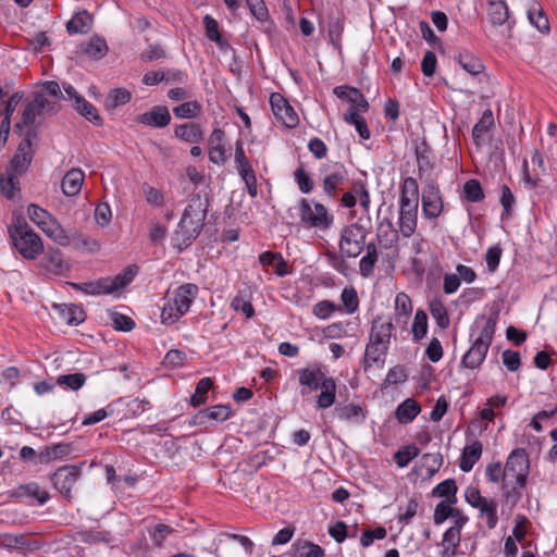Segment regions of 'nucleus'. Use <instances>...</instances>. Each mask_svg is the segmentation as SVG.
<instances>
[{
	"mask_svg": "<svg viewBox=\"0 0 557 557\" xmlns=\"http://www.w3.org/2000/svg\"><path fill=\"white\" fill-rule=\"evenodd\" d=\"M210 198L206 193L194 194L189 197L177 230L174 232L173 242L180 251L187 248L199 236L207 218Z\"/></svg>",
	"mask_w": 557,
	"mask_h": 557,
	"instance_id": "f257e3e1",
	"label": "nucleus"
},
{
	"mask_svg": "<svg viewBox=\"0 0 557 557\" xmlns=\"http://www.w3.org/2000/svg\"><path fill=\"white\" fill-rule=\"evenodd\" d=\"M297 376L301 386L300 395L306 396L321 389L317 398L318 409H327L335 404L336 382L327 376L322 367L318 363L297 370Z\"/></svg>",
	"mask_w": 557,
	"mask_h": 557,
	"instance_id": "f03ea898",
	"label": "nucleus"
},
{
	"mask_svg": "<svg viewBox=\"0 0 557 557\" xmlns=\"http://www.w3.org/2000/svg\"><path fill=\"white\" fill-rule=\"evenodd\" d=\"M9 234L14 248L24 259L35 260L44 252L40 236L27 224L23 216H13L9 226Z\"/></svg>",
	"mask_w": 557,
	"mask_h": 557,
	"instance_id": "7ed1b4c3",
	"label": "nucleus"
},
{
	"mask_svg": "<svg viewBox=\"0 0 557 557\" xmlns=\"http://www.w3.org/2000/svg\"><path fill=\"white\" fill-rule=\"evenodd\" d=\"M198 292L199 288L196 284L186 283L180 285L175 289L173 298L169 299L162 308V323L166 325L173 324L187 313Z\"/></svg>",
	"mask_w": 557,
	"mask_h": 557,
	"instance_id": "20e7f679",
	"label": "nucleus"
},
{
	"mask_svg": "<svg viewBox=\"0 0 557 557\" xmlns=\"http://www.w3.org/2000/svg\"><path fill=\"white\" fill-rule=\"evenodd\" d=\"M58 109L55 101L47 99L42 92L36 94L34 99L25 107L21 122L15 124V132H22L24 127L26 129L30 127L37 129L36 124L40 125L42 119L55 114Z\"/></svg>",
	"mask_w": 557,
	"mask_h": 557,
	"instance_id": "39448f33",
	"label": "nucleus"
},
{
	"mask_svg": "<svg viewBox=\"0 0 557 557\" xmlns=\"http://www.w3.org/2000/svg\"><path fill=\"white\" fill-rule=\"evenodd\" d=\"M370 233L368 226L360 221L345 225L341 231L339 250L347 258H357L364 250L367 237Z\"/></svg>",
	"mask_w": 557,
	"mask_h": 557,
	"instance_id": "423d86ee",
	"label": "nucleus"
},
{
	"mask_svg": "<svg viewBox=\"0 0 557 557\" xmlns=\"http://www.w3.org/2000/svg\"><path fill=\"white\" fill-rule=\"evenodd\" d=\"M38 140V131L35 127H30L25 131L24 138L18 144V147L11 158L9 164L5 170L22 176L25 174L34 159L35 156V147L34 141Z\"/></svg>",
	"mask_w": 557,
	"mask_h": 557,
	"instance_id": "0eeeda50",
	"label": "nucleus"
},
{
	"mask_svg": "<svg viewBox=\"0 0 557 557\" xmlns=\"http://www.w3.org/2000/svg\"><path fill=\"white\" fill-rule=\"evenodd\" d=\"M530 470L529 455L524 448L513 449L505 465V480L513 479L519 487H524Z\"/></svg>",
	"mask_w": 557,
	"mask_h": 557,
	"instance_id": "6e6552de",
	"label": "nucleus"
},
{
	"mask_svg": "<svg viewBox=\"0 0 557 557\" xmlns=\"http://www.w3.org/2000/svg\"><path fill=\"white\" fill-rule=\"evenodd\" d=\"M300 221L309 227L327 230L333 223V216L329 214L326 208L320 202H313V208L307 199H301L299 203Z\"/></svg>",
	"mask_w": 557,
	"mask_h": 557,
	"instance_id": "1a4fd4ad",
	"label": "nucleus"
},
{
	"mask_svg": "<svg viewBox=\"0 0 557 557\" xmlns=\"http://www.w3.org/2000/svg\"><path fill=\"white\" fill-rule=\"evenodd\" d=\"M81 473L82 469L79 466H64L57 469L50 480L61 494L71 499L72 487L81 476Z\"/></svg>",
	"mask_w": 557,
	"mask_h": 557,
	"instance_id": "9d476101",
	"label": "nucleus"
},
{
	"mask_svg": "<svg viewBox=\"0 0 557 557\" xmlns=\"http://www.w3.org/2000/svg\"><path fill=\"white\" fill-rule=\"evenodd\" d=\"M270 104L274 115L289 128L296 127L299 123V117L289 102L278 92H273L270 96Z\"/></svg>",
	"mask_w": 557,
	"mask_h": 557,
	"instance_id": "9b49d317",
	"label": "nucleus"
},
{
	"mask_svg": "<svg viewBox=\"0 0 557 557\" xmlns=\"http://www.w3.org/2000/svg\"><path fill=\"white\" fill-rule=\"evenodd\" d=\"M422 212L429 219H436L443 211V200L436 185L429 183L422 189Z\"/></svg>",
	"mask_w": 557,
	"mask_h": 557,
	"instance_id": "f8f14e48",
	"label": "nucleus"
},
{
	"mask_svg": "<svg viewBox=\"0 0 557 557\" xmlns=\"http://www.w3.org/2000/svg\"><path fill=\"white\" fill-rule=\"evenodd\" d=\"M419 203L400 201L398 211V227L404 237H410L417 228Z\"/></svg>",
	"mask_w": 557,
	"mask_h": 557,
	"instance_id": "ddd939ff",
	"label": "nucleus"
},
{
	"mask_svg": "<svg viewBox=\"0 0 557 557\" xmlns=\"http://www.w3.org/2000/svg\"><path fill=\"white\" fill-rule=\"evenodd\" d=\"M231 413L232 410L230 406L215 405L198 411V413L193 417L189 423L190 425H201L205 424L208 420L223 422L231 417Z\"/></svg>",
	"mask_w": 557,
	"mask_h": 557,
	"instance_id": "4468645a",
	"label": "nucleus"
},
{
	"mask_svg": "<svg viewBox=\"0 0 557 557\" xmlns=\"http://www.w3.org/2000/svg\"><path fill=\"white\" fill-rule=\"evenodd\" d=\"M393 330L394 324L391 320L383 322L382 318L377 315L371 322L369 342L380 344L389 348Z\"/></svg>",
	"mask_w": 557,
	"mask_h": 557,
	"instance_id": "2eb2a0df",
	"label": "nucleus"
},
{
	"mask_svg": "<svg viewBox=\"0 0 557 557\" xmlns=\"http://www.w3.org/2000/svg\"><path fill=\"white\" fill-rule=\"evenodd\" d=\"M138 123L162 128L170 124L171 114L166 107L164 106H156L150 111H147L137 116Z\"/></svg>",
	"mask_w": 557,
	"mask_h": 557,
	"instance_id": "dca6fc26",
	"label": "nucleus"
},
{
	"mask_svg": "<svg viewBox=\"0 0 557 557\" xmlns=\"http://www.w3.org/2000/svg\"><path fill=\"white\" fill-rule=\"evenodd\" d=\"M347 181V170L344 165L335 171L327 173L322 180L323 191L329 198H335L341 190V186Z\"/></svg>",
	"mask_w": 557,
	"mask_h": 557,
	"instance_id": "f3484780",
	"label": "nucleus"
},
{
	"mask_svg": "<svg viewBox=\"0 0 557 557\" xmlns=\"http://www.w3.org/2000/svg\"><path fill=\"white\" fill-rule=\"evenodd\" d=\"M387 352L388 347L372 342H368V344L366 345L363 356L364 370H368L373 366L377 368H383L385 364V358Z\"/></svg>",
	"mask_w": 557,
	"mask_h": 557,
	"instance_id": "a211bd4d",
	"label": "nucleus"
},
{
	"mask_svg": "<svg viewBox=\"0 0 557 557\" xmlns=\"http://www.w3.org/2000/svg\"><path fill=\"white\" fill-rule=\"evenodd\" d=\"M53 309L58 313L60 320L69 325H78L86 319L85 311L77 305L54 304Z\"/></svg>",
	"mask_w": 557,
	"mask_h": 557,
	"instance_id": "6ab92c4d",
	"label": "nucleus"
},
{
	"mask_svg": "<svg viewBox=\"0 0 557 557\" xmlns=\"http://www.w3.org/2000/svg\"><path fill=\"white\" fill-rule=\"evenodd\" d=\"M399 227L396 228L389 218L379 221L376 239L384 248H391L398 240Z\"/></svg>",
	"mask_w": 557,
	"mask_h": 557,
	"instance_id": "aec40b11",
	"label": "nucleus"
},
{
	"mask_svg": "<svg viewBox=\"0 0 557 557\" xmlns=\"http://www.w3.org/2000/svg\"><path fill=\"white\" fill-rule=\"evenodd\" d=\"M488 346L482 341H474L469 350L462 357V364L468 369H476L484 361Z\"/></svg>",
	"mask_w": 557,
	"mask_h": 557,
	"instance_id": "412c9836",
	"label": "nucleus"
},
{
	"mask_svg": "<svg viewBox=\"0 0 557 557\" xmlns=\"http://www.w3.org/2000/svg\"><path fill=\"white\" fill-rule=\"evenodd\" d=\"M85 174L79 169L70 170L63 177L61 187L67 197H74L79 194L84 183Z\"/></svg>",
	"mask_w": 557,
	"mask_h": 557,
	"instance_id": "4be33fe9",
	"label": "nucleus"
},
{
	"mask_svg": "<svg viewBox=\"0 0 557 557\" xmlns=\"http://www.w3.org/2000/svg\"><path fill=\"white\" fill-rule=\"evenodd\" d=\"M289 555L292 557H324V549L310 541L297 540L292 544Z\"/></svg>",
	"mask_w": 557,
	"mask_h": 557,
	"instance_id": "5701e85b",
	"label": "nucleus"
},
{
	"mask_svg": "<svg viewBox=\"0 0 557 557\" xmlns=\"http://www.w3.org/2000/svg\"><path fill=\"white\" fill-rule=\"evenodd\" d=\"M335 416L347 422H359L366 419V410L355 404H337L334 408Z\"/></svg>",
	"mask_w": 557,
	"mask_h": 557,
	"instance_id": "b1692460",
	"label": "nucleus"
},
{
	"mask_svg": "<svg viewBox=\"0 0 557 557\" xmlns=\"http://www.w3.org/2000/svg\"><path fill=\"white\" fill-rule=\"evenodd\" d=\"M487 16L493 25L502 26L508 23L510 28L509 12L506 2L502 0L488 1Z\"/></svg>",
	"mask_w": 557,
	"mask_h": 557,
	"instance_id": "393cba45",
	"label": "nucleus"
},
{
	"mask_svg": "<svg viewBox=\"0 0 557 557\" xmlns=\"http://www.w3.org/2000/svg\"><path fill=\"white\" fill-rule=\"evenodd\" d=\"M39 228L59 245H69V236L66 235L61 224L52 215L46 220Z\"/></svg>",
	"mask_w": 557,
	"mask_h": 557,
	"instance_id": "a878e982",
	"label": "nucleus"
},
{
	"mask_svg": "<svg viewBox=\"0 0 557 557\" xmlns=\"http://www.w3.org/2000/svg\"><path fill=\"white\" fill-rule=\"evenodd\" d=\"M174 135L186 143L193 144H198L203 139L201 126L196 123H184L177 125L174 129Z\"/></svg>",
	"mask_w": 557,
	"mask_h": 557,
	"instance_id": "bb28decb",
	"label": "nucleus"
},
{
	"mask_svg": "<svg viewBox=\"0 0 557 557\" xmlns=\"http://www.w3.org/2000/svg\"><path fill=\"white\" fill-rule=\"evenodd\" d=\"M18 177V175L7 170L3 173H0V194L4 198L12 200L21 190Z\"/></svg>",
	"mask_w": 557,
	"mask_h": 557,
	"instance_id": "cd10ccee",
	"label": "nucleus"
},
{
	"mask_svg": "<svg viewBox=\"0 0 557 557\" xmlns=\"http://www.w3.org/2000/svg\"><path fill=\"white\" fill-rule=\"evenodd\" d=\"M483 446L481 442L474 441L471 445L466 446L461 455L459 467L463 472L472 470L474 463L482 455Z\"/></svg>",
	"mask_w": 557,
	"mask_h": 557,
	"instance_id": "c85d7f7f",
	"label": "nucleus"
},
{
	"mask_svg": "<svg viewBox=\"0 0 557 557\" xmlns=\"http://www.w3.org/2000/svg\"><path fill=\"white\" fill-rule=\"evenodd\" d=\"M461 532L459 530H455L448 528L442 540L443 550L441 553L442 557H455L457 555V548L460 545Z\"/></svg>",
	"mask_w": 557,
	"mask_h": 557,
	"instance_id": "c756f323",
	"label": "nucleus"
},
{
	"mask_svg": "<svg viewBox=\"0 0 557 557\" xmlns=\"http://www.w3.org/2000/svg\"><path fill=\"white\" fill-rule=\"evenodd\" d=\"M420 411V405L414 399L408 398L398 405L395 411V416L400 423L407 424L410 423L419 414Z\"/></svg>",
	"mask_w": 557,
	"mask_h": 557,
	"instance_id": "7c9ffc66",
	"label": "nucleus"
},
{
	"mask_svg": "<svg viewBox=\"0 0 557 557\" xmlns=\"http://www.w3.org/2000/svg\"><path fill=\"white\" fill-rule=\"evenodd\" d=\"M41 262L47 271L54 274H61L69 270L67 263L63 260L62 253L58 249L49 250Z\"/></svg>",
	"mask_w": 557,
	"mask_h": 557,
	"instance_id": "2f4dec72",
	"label": "nucleus"
},
{
	"mask_svg": "<svg viewBox=\"0 0 557 557\" xmlns=\"http://www.w3.org/2000/svg\"><path fill=\"white\" fill-rule=\"evenodd\" d=\"M91 27V17L86 12L76 13L67 23L66 30L69 34H86Z\"/></svg>",
	"mask_w": 557,
	"mask_h": 557,
	"instance_id": "473e14b6",
	"label": "nucleus"
},
{
	"mask_svg": "<svg viewBox=\"0 0 557 557\" xmlns=\"http://www.w3.org/2000/svg\"><path fill=\"white\" fill-rule=\"evenodd\" d=\"M429 310L433 319L436 321V324L441 329H447L449 326L450 320L448 312L441 298L435 297L430 300Z\"/></svg>",
	"mask_w": 557,
	"mask_h": 557,
	"instance_id": "72a5a7b5",
	"label": "nucleus"
},
{
	"mask_svg": "<svg viewBox=\"0 0 557 557\" xmlns=\"http://www.w3.org/2000/svg\"><path fill=\"white\" fill-rule=\"evenodd\" d=\"M71 286L77 290H82L87 295L111 294V289L107 277L100 278L96 282L71 283Z\"/></svg>",
	"mask_w": 557,
	"mask_h": 557,
	"instance_id": "f704fd0d",
	"label": "nucleus"
},
{
	"mask_svg": "<svg viewBox=\"0 0 557 557\" xmlns=\"http://www.w3.org/2000/svg\"><path fill=\"white\" fill-rule=\"evenodd\" d=\"M71 450V444L59 443L52 446L45 447V449L39 453L38 458L40 462H49L51 460H57L69 455Z\"/></svg>",
	"mask_w": 557,
	"mask_h": 557,
	"instance_id": "c9c22d12",
	"label": "nucleus"
},
{
	"mask_svg": "<svg viewBox=\"0 0 557 557\" xmlns=\"http://www.w3.org/2000/svg\"><path fill=\"white\" fill-rule=\"evenodd\" d=\"M412 312L411 299L405 293H398L395 298V320L406 323Z\"/></svg>",
	"mask_w": 557,
	"mask_h": 557,
	"instance_id": "e433bc0d",
	"label": "nucleus"
},
{
	"mask_svg": "<svg viewBox=\"0 0 557 557\" xmlns=\"http://www.w3.org/2000/svg\"><path fill=\"white\" fill-rule=\"evenodd\" d=\"M16 496L33 497L38 500L39 504H45L49 499V494L41 490L36 482L20 485L15 492Z\"/></svg>",
	"mask_w": 557,
	"mask_h": 557,
	"instance_id": "4c0bfd02",
	"label": "nucleus"
},
{
	"mask_svg": "<svg viewBox=\"0 0 557 557\" xmlns=\"http://www.w3.org/2000/svg\"><path fill=\"white\" fill-rule=\"evenodd\" d=\"M136 273L137 267L129 265L122 273L117 274L113 278L107 277L111 293L120 290L124 288L126 285H128L134 280Z\"/></svg>",
	"mask_w": 557,
	"mask_h": 557,
	"instance_id": "58836bf2",
	"label": "nucleus"
},
{
	"mask_svg": "<svg viewBox=\"0 0 557 557\" xmlns=\"http://www.w3.org/2000/svg\"><path fill=\"white\" fill-rule=\"evenodd\" d=\"M528 18L540 32L547 33L549 30L548 18L537 3L534 2L529 8Z\"/></svg>",
	"mask_w": 557,
	"mask_h": 557,
	"instance_id": "ea45409f",
	"label": "nucleus"
},
{
	"mask_svg": "<svg viewBox=\"0 0 557 557\" xmlns=\"http://www.w3.org/2000/svg\"><path fill=\"white\" fill-rule=\"evenodd\" d=\"M456 493H457V485H456L455 480H453V479H447V480L441 482L432 491V495L434 497H442V498H444L443 500H449V502L457 503Z\"/></svg>",
	"mask_w": 557,
	"mask_h": 557,
	"instance_id": "a19ab883",
	"label": "nucleus"
},
{
	"mask_svg": "<svg viewBox=\"0 0 557 557\" xmlns=\"http://www.w3.org/2000/svg\"><path fill=\"white\" fill-rule=\"evenodd\" d=\"M3 544L8 547L29 549V550H34L39 547L37 542L28 540L27 535H24V534H17V535L5 534L3 536Z\"/></svg>",
	"mask_w": 557,
	"mask_h": 557,
	"instance_id": "79ce46f5",
	"label": "nucleus"
},
{
	"mask_svg": "<svg viewBox=\"0 0 557 557\" xmlns=\"http://www.w3.org/2000/svg\"><path fill=\"white\" fill-rule=\"evenodd\" d=\"M400 201L419 203V186L413 177H406L401 185Z\"/></svg>",
	"mask_w": 557,
	"mask_h": 557,
	"instance_id": "37998d69",
	"label": "nucleus"
},
{
	"mask_svg": "<svg viewBox=\"0 0 557 557\" xmlns=\"http://www.w3.org/2000/svg\"><path fill=\"white\" fill-rule=\"evenodd\" d=\"M75 109L89 122L94 123L95 125H101L102 120L97 109L85 98H77Z\"/></svg>",
	"mask_w": 557,
	"mask_h": 557,
	"instance_id": "c03bdc74",
	"label": "nucleus"
},
{
	"mask_svg": "<svg viewBox=\"0 0 557 557\" xmlns=\"http://www.w3.org/2000/svg\"><path fill=\"white\" fill-rule=\"evenodd\" d=\"M344 32V23L339 16H330L327 22V33L331 44L335 48L341 47L342 34Z\"/></svg>",
	"mask_w": 557,
	"mask_h": 557,
	"instance_id": "a18cd8bd",
	"label": "nucleus"
},
{
	"mask_svg": "<svg viewBox=\"0 0 557 557\" xmlns=\"http://www.w3.org/2000/svg\"><path fill=\"white\" fill-rule=\"evenodd\" d=\"M213 386V381L210 377H202L196 386L194 395L190 397V405L193 407H199L206 403V395Z\"/></svg>",
	"mask_w": 557,
	"mask_h": 557,
	"instance_id": "49530a36",
	"label": "nucleus"
},
{
	"mask_svg": "<svg viewBox=\"0 0 557 557\" xmlns=\"http://www.w3.org/2000/svg\"><path fill=\"white\" fill-rule=\"evenodd\" d=\"M83 51L90 58L101 59L107 54L108 46L103 39L95 37L83 47Z\"/></svg>",
	"mask_w": 557,
	"mask_h": 557,
	"instance_id": "de8ad7c7",
	"label": "nucleus"
},
{
	"mask_svg": "<svg viewBox=\"0 0 557 557\" xmlns=\"http://www.w3.org/2000/svg\"><path fill=\"white\" fill-rule=\"evenodd\" d=\"M480 516L486 517V523L490 529H494L498 522L497 504L493 499H485L479 507Z\"/></svg>",
	"mask_w": 557,
	"mask_h": 557,
	"instance_id": "09e8293b",
	"label": "nucleus"
},
{
	"mask_svg": "<svg viewBox=\"0 0 557 557\" xmlns=\"http://www.w3.org/2000/svg\"><path fill=\"white\" fill-rule=\"evenodd\" d=\"M86 382V375L77 372L72 374H63L57 377V384L65 386L71 391H78Z\"/></svg>",
	"mask_w": 557,
	"mask_h": 557,
	"instance_id": "8fccbe9b",
	"label": "nucleus"
},
{
	"mask_svg": "<svg viewBox=\"0 0 557 557\" xmlns=\"http://www.w3.org/2000/svg\"><path fill=\"white\" fill-rule=\"evenodd\" d=\"M493 123V113L491 110H486L472 129V136L476 144H479V140L487 133Z\"/></svg>",
	"mask_w": 557,
	"mask_h": 557,
	"instance_id": "3c124183",
	"label": "nucleus"
},
{
	"mask_svg": "<svg viewBox=\"0 0 557 557\" xmlns=\"http://www.w3.org/2000/svg\"><path fill=\"white\" fill-rule=\"evenodd\" d=\"M458 62L465 71L473 76L480 74L484 69L482 62L469 53H460L458 55Z\"/></svg>",
	"mask_w": 557,
	"mask_h": 557,
	"instance_id": "603ef678",
	"label": "nucleus"
},
{
	"mask_svg": "<svg viewBox=\"0 0 557 557\" xmlns=\"http://www.w3.org/2000/svg\"><path fill=\"white\" fill-rule=\"evenodd\" d=\"M420 508V497L413 496L411 497L406 506L399 507V510H404L398 515V522L403 524H409L412 518L418 513V509Z\"/></svg>",
	"mask_w": 557,
	"mask_h": 557,
	"instance_id": "864d4df0",
	"label": "nucleus"
},
{
	"mask_svg": "<svg viewBox=\"0 0 557 557\" xmlns=\"http://www.w3.org/2000/svg\"><path fill=\"white\" fill-rule=\"evenodd\" d=\"M429 153L430 149L425 143L422 144V147H418L416 149L418 171L420 177H422L425 172H429L433 169V163L431 162Z\"/></svg>",
	"mask_w": 557,
	"mask_h": 557,
	"instance_id": "5fc2aeb1",
	"label": "nucleus"
},
{
	"mask_svg": "<svg viewBox=\"0 0 557 557\" xmlns=\"http://www.w3.org/2000/svg\"><path fill=\"white\" fill-rule=\"evenodd\" d=\"M443 457L441 454H424L422 456V468L425 469V474L431 478L442 467Z\"/></svg>",
	"mask_w": 557,
	"mask_h": 557,
	"instance_id": "6e6d98bb",
	"label": "nucleus"
},
{
	"mask_svg": "<svg viewBox=\"0 0 557 557\" xmlns=\"http://www.w3.org/2000/svg\"><path fill=\"white\" fill-rule=\"evenodd\" d=\"M428 332V315L423 310L416 312L412 323V335L416 342L422 339Z\"/></svg>",
	"mask_w": 557,
	"mask_h": 557,
	"instance_id": "4d7b16f0",
	"label": "nucleus"
},
{
	"mask_svg": "<svg viewBox=\"0 0 557 557\" xmlns=\"http://www.w3.org/2000/svg\"><path fill=\"white\" fill-rule=\"evenodd\" d=\"M201 110V106L197 101H187L173 108V113L180 119L195 117Z\"/></svg>",
	"mask_w": 557,
	"mask_h": 557,
	"instance_id": "13d9d810",
	"label": "nucleus"
},
{
	"mask_svg": "<svg viewBox=\"0 0 557 557\" xmlns=\"http://www.w3.org/2000/svg\"><path fill=\"white\" fill-rule=\"evenodd\" d=\"M456 502L441 500L434 510L433 520L436 525L442 524L445 520L454 515V505Z\"/></svg>",
	"mask_w": 557,
	"mask_h": 557,
	"instance_id": "bf43d9fd",
	"label": "nucleus"
},
{
	"mask_svg": "<svg viewBox=\"0 0 557 557\" xmlns=\"http://www.w3.org/2000/svg\"><path fill=\"white\" fill-rule=\"evenodd\" d=\"M465 197L470 202H479L484 198L481 184L476 180H469L463 185Z\"/></svg>",
	"mask_w": 557,
	"mask_h": 557,
	"instance_id": "052dcab7",
	"label": "nucleus"
},
{
	"mask_svg": "<svg viewBox=\"0 0 557 557\" xmlns=\"http://www.w3.org/2000/svg\"><path fill=\"white\" fill-rule=\"evenodd\" d=\"M132 98L131 92L124 88H117L112 90L107 99V107L109 109H115L120 106L126 104Z\"/></svg>",
	"mask_w": 557,
	"mask_h": 557,
	"instance_id": "680f3d73",
	"label": "nucleus"
},
{
	"mask_svg": "<svg viewBox=\"0 0 557 557\" xmlns=\"http://www.w3.org/2000/svg\"><path fill=\"white\" fill-rule=\"evenodd\" d=\"M231 307L236 312H240L246 319H250L255 315V309L251 302L240 294L232 299Z\"/></svg>",
	"mask_w": 557,
	"mask_h": 557,
	"instance_id": "e2e57ef3",
	"label": "nucleus"
},
{
	"mask_svg": "<svg viewBox=\"0 0 557 557\" xmlns=\"http://www.w3.org/2000/svg\"><path fill=\"white\" fill-rule=\"evenodd\" d=\"M497 323V315H491L488 317L485 322L484 326L482 327L479 337L475 341H482L486 344V346H491L493 336L495 334Z\"/></svg>",
	"mask_w": 557,
	"mask_h": 557,
	"instance_id": "0e129e2a",
	"label": "nucleus"
},
{
	"mask_svg": "<svg viewBox=\"0 0 557 557\" xmlns=\"http://www.w3.org/2000/svg\"><path fill=\"white\" fill-rule=\"evenodd\" d=\"M294 178L301 193L309 194L313 189V181L302 166L296 169Z\"/></svg>",
	"mask_w": 557,
	"mask_h": 557,
	"instance_id": "69168bd1",
	"label": "nucleus"
},
{
	"mask_svg": "<svg viewBox=\"0 0 557 557\" xmlns=\"http://www.w3.org/2000/svg\"><path fill=\"white\" fill-rule=\"evenodd\" d=\"M419 454L418 447L411 445V446H405L400 448L395 454V461L398 465V467L404 468L406 467L414 457H417Z\"/></svg>",
	"mask_w": 557,
	"mask_h": 557,
	"instance_id": "338daca9",
	"label": "nucleus"
},
{
	"mask_svg": "<svg viewBox=\"0 0 557 557\" xmlns=\"http://www.w3.org/2000/svg\"><path fill=\"white\" fill-rule=\"evenodd\" d=\"M341 299L348 313H354L358 309L359 300L355 288H344Z\"/></svg>",
	"mask_w": 557,
	"mask_h": 557,
	"instance_id": "774afa93",
	"label": "nucleus"
}]
</instances>
